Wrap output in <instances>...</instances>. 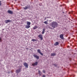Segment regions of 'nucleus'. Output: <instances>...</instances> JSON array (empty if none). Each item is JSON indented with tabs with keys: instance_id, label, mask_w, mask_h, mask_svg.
I'll use <instances>...</instances> for the list:
<instances>
[{
	"instance_id": "21",
	"label": "nucleus",
	"mask_w": 77,
	"mask_h": 77,
	"mask_svg": "<svg viewBox=\"0 0 77 77\" xmlns=\"http://www.w3.org/2000/svg\"><path fill=\"white\" fill-rule=\"evenodd\" d=\"M2 38L0 37V42H2Z\"/></svg>"
},
{
	"instance_id": "2",
	"label": "nucleus",
	"mask_w": 77,
	"mask_h": 77,
	"mask_svg": "<svg viewBox=\"0 0 77 77\" xmlns=\"http://www.w3.org/2000/svg\"><path fill=\"white\" fill-rule=\"evenodd\" d=\"M37 51L38 53H39L42 56H43V54H42L41 52V50L39 49H38L37 50Z\"/></svg>"
},
{
	"instance_id": "14",
	"label": "nucleus",
	"mask_w": 77,
	"mask_h": 77,
	"mask_svg": "<svg viewBox=\"0 0 77 77\" xmlns=\"http://www.w3.org/2000/svg\"><path fill=\"white\" fill-rule=\"evenodd\" d=\"M56 54V53H52L51 54V56H55Z\"/></svg>"
},
{
	"instance_id": "16",
	"label": "nucleus",
	"mask_w": 77,
	"mask_h": 77,
	"mask_svg": "<svg viewBox=\"0 0 77 77\" xmlns=\"http://www.w3.org/2000/svg\"><path fill=\"white\" fill-rule=\"evenodd\" d=\"M31 23L29 22H27V25H30Z\"/></svg>"
},
{
	"instance_id": "1",
	"label": "nucleus",
	"mask_w": 77,
	"mask_h": 77,
	"mask_svg": "<svg viewBox=\"0 0 77 77\" xmlns=\"http://www.w3.org/2000/svg\"><path fill=\"white\" fill-rule=\"evenodd\" d=\"M50 25L51 27H53L54 29L56 27H57V25L58 24H57V23L56 22H52L50 23Z\"/></svg>"
},
{
	"instance_id": "24",
	"label": "nucleus",
	"mask_w": 77,
	"mask_h": 77,
	"mask_svg": "<svg viewBox=\"0 0 77 77\" xmlns=\"http://www.w3.org/2000/svg\"><path fill=\"white\" fill-rule=\"evenodd\" d=\"M2 4L1 3V1H0V6H1Z\"/></svg>"
},
{
	"instance_id": "5",
	"label": "nucleus",
	"mask_w": 77,
	"mask_h": 77,
	"mask_svg": "<svg viewBox=\"0 0 77 77\" xmlns=\"http://www.w3.org/2000/svg\"><path fill=\"white\" fill-rule=\"evenodd\" d=\"M33 56L34 57H35V58H36V59H39V56H38L37 55H36L35 54Z\"/></svg>"
},
{
	"instance_id": "6",
	"label": "nucleus",
	"mask_w": 77,
	"mask_h": 77,
	"mask_svg": "<svg viewBox=\"0 0 77 77\" xmlns=\"http://www.w3.org/2000/svg\"><path fill=\"white\" fill-rule=\"evenodd\" d=\"M60 37L62 39H63V34H61L60 35Z\"/></svg>"
},
{
	"instance_id": "13",
	"label": "nucleus",
	"mask_w": 77,
	"mask_h": 77,
	"mask_svg": "<svg viewBox=\"0 0 77 77\" xmlns=\"http://www.w3.org/2000/svg\"><path fill=\"white\" fill-rule=\"evenodd\" d=\"M55 45H59V42H56L54 44Z\"/></svg>"
},
{
	"instance_id": "3",
	"label": "nucleus",
	"mask_w": 77,
	"mask_h": 77,
	"mask_svg": "<svg viewBox=\"0 0 77 77\" xmlns=\"http://www.w3.org/2000/svg\"><path fill=\"white\" fill-rule=\"evenodd\" d=\"M38 37L39 38L41 39V40H42V39H43V38H42V35H39L38 36Z\"/></svg>"
},
{
	"instance_id": "11",
	"label": "nucleus",
	"mask_w": 77,
	"mask_h": 77,
	"mask_svg": "<svg viewBox=\"0 0 77 77\" xmlns=\"http://www.w3.org/2000/svg\"><path fill=\"white\" fill-rule=\"evenodd\" d=\"M45 28H43V31H42V34H44L45 32Z\"/></svg>"
},
{
	"instance_id": "4",
	"label": "nucleus",
	"mask_w": 77,
	"mask_h": 77,
	"mask_svg": "<svg viewBox=\"0 0 77 77\" xmlns=\"http://www.w3.org/2000/svg\"><path fill=\"white\" fill-rule=\"evenodd\" d=\"M21 69L20 68L19 69L17 70H16V72L17 73H19L21 71Z\"/></svg>"
},
{
	"instance_id": "22",
	"label": "nucleus",
	"mask_w": 77,
	"mask_h": 77,
	"mask_svg": "<svg viewBox=\"0 0 77 77\" xmlns=\"http://www.w3.org/2000/svg\"><path fill=\"white\" fill-rule=\"evenodd\" d=\"M42 77H45V75H43Z\"/></svg>"
},
{
	"instance_id": "25",
	"label": "nucleus",
	"mask_w": 77,
	"mask_h": 77,
	"mask_svg": "<svg viewBox=\"0 0 77 77\" xmlns=\"http://www.w3.org/2000/svg\"><path fill=\"white\" fill-rule=\"evenodd\" d=\"M39 5H40V6H41V5H40V4H39Z\"/></svg>"
},
{
	"instance_id": "9",
	"label": "nucleus",
	"mask_w": 77,
	"mask_h": 77,
	"mask_svg": "<svg viewBox=\"0 0 77 77\" xmlns=\"http://www.w3.org/2000/svg\"><path fill=\"white\" fill-rule=\"evenodd\" d=\"M8 13H9V14H13V12L12 11L10 10H8Z\"/></svg>"
},
{
	"instance_id": "19",
	"label": "nucleus",
	"mask_w": 77,
	"mask_h": 77,
	"mask_svg": "<svg viewBox=\"0 0 77 77\" xmlns=\"http://www.w3.org/2000/svg\"><path fill=\"white\" fill-rule=\"evenodd\" d=\"M44 23L45 24H48V22L47 21H45L44 22Z\"/></svg>"
},
{
	"instance_id": "18",
	"label": "nucleus",
	"mask_w": 77,
	"mask_h": 77,
	"mask_svg": "<svg viewBox=\"0 0 77 77\" xmlns=\"http://www.w3.org/2000/svg\"><path fill=\"white\" fill-rule=\"evenodd\" d=\"M23 8L24 9H25V10H26V9H27L28 8V7H26L25 8L23 7Z\"/></svg>"
},
{
	"instance_id": "10",
	"label": "nucleus",
	"mask_w": 77,
	"mask_h": 77,
	"mask_svg": "<svg viewBox=\"0 0 77 77\" xmlns=\"http://www.w3.org/2000/svg\"><path fill=\"white\" fill-rule=\"evenodd\" d=\"M9 22H11V20H7L5 21V23H6V24L8 23H9Z\"/></svg>"
},
{
	"instance_id": "15",
	"label": "nucleus",
	"mask_w": 77,
	"mask_h": 77,
	"mask_svg": "<svg viewBox=\"0 0 77 77\" xmlns=\"http://www.w3.org/2000/svg\"><path fill=\"white\" fill-rule=\"evenodd\" d=\"M38 28V26H35L34 28H33V29L34 30H35L36 29Z\"/></svg>"
},
{
	"instance_id": "20",
	"label": "nucleus",
	"mask_w": 77,
	"mask_h": 77,
	"mask_svg": "<svg viewBox=\"0 0 77 77\" xmlns=\"http://www.w3.org/2000/svg\"><path fill=\"white\" fill-rule=\"evenodd\" d=\"M32 41H33V42H36V40L35 39H32Z\"/></svg>"
},
{
	"instance_id": "7",
	"label": "nucleus",
	"mask_w": 77,
	"mask_h": 77,
	"mask_svg": "<svg viewBox=\"0 0 77 77\" xmlns=\"http://www.w3.org/2000/svg\"><path fill=\"white\" fill-rule=\"evenodd\" d=\"M38 65V62H36L35 63H32V66H35V65Z\"/></svg>"
},
{
	"instance_id": "26",
	"label": "nucleus",
	"mask_w": 77,
	"mask_h": 77,
	"mask_svg": "<svg viewBox=\"0 0 77 77\" xmlns=\"http://www.w3.org/2000/svg\"><path fill=\"white\" fill-rule=\"evenodd\" d=\"M40 5H42V4H41H41H40Z\"/></svg>"
},
{
	"instance_id": "17",
	"label": "nucleus",
	"mask_w": 77,
	"mask_h": 77,
	"mask_svg": "<svg viewBox=\"0 0 77 77\" xmlns=\"http://www.w3.org/2000/svg\"><path fill=\"white\" fill-rule=\"evenodd\" d=\"M38 74L40 75H41V71L40 70H38Z\"/></svg>"
},
{
	"instance_id": "12",
	"label": "nucleus",
	"mask_w": 77,
	"mask_h": 77,
	"mask_svg": "<svg viewBox=\"0 0 77 77\" xmlns=\"http://www.w3.org/2000/svg\"><path fill=\"white\" fill-rule=\"evenodd\" d=\"M30 26V25H26V29H29V28Z\"/></svg>"
},
{
	"instance_id": "8",
	"label": "nucleus",
	"mask_w": 77,
	"mask_h": 77,
	"mask_svg": "<svg viewBox=\"0 0 77 77\" xmlns=\"http://www.w3.org/2000/svg\"><path fill=\"white\" fill-rule=\"evenodd\" d=\"M24 65L26 68H28V64H27V63H24Z\"/></svg>"
},
{
	"instance_id": "23",
	"label": "nucleus",
	"mask_w": 77,
	"mask_h": 77,
	"mask_svg": "<svg viewBox=\"0 0 77 77\" xmlns=\"http://www.w3.org/2000/svg\"><path fill=\"white\" fill-rule=\"evenodd\" d=\"M43 72H44V73H45V70H44L43 71Z\"/></svg>"
}]
</instances>
